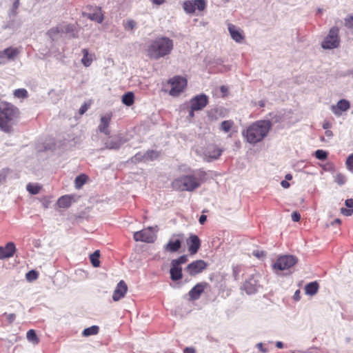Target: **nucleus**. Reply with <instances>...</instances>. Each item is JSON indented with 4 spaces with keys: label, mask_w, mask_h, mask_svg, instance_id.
Here are the masks:
<instances>
[{
    "label": "nucleus",
    "mask_w": 353,
    "mask_h": 353,
    "mask_svg": "<svg viewBox=\"0 0 353 353\" xmlns=\"http://www.w3.org/2000/svg\"><path fill=\"white\" fill-rule=\"evenodd\" d=\"M205 173L201 170L175 179L172 182V188L176 191L192 192L199 188L204 181Z\"/></svg>",
    "instance_id": "f257e3e1"
},
{
    "label": "nucleus",
    "mask_w": 353,
    "mask_h": 353,
    "mask_svg": "<svg viewBox=\"0 0 353 353\" xmlns=\"http://www.w3.org/2000/svg\"><path fill=\"white\" fill-rule=\"evenodd\" d=\"M174 48L173 41L167 37H158L152 40L148 48V56L150 59L158 60L169 55Z\"/></svg>",
    "instance_id": "f03ea898"
},
{
    "label": "nucleus",
    "mask_w": 353,
    "mask_h": 353,
    "mask_svg": "<svg viewBox=\"0 0 353 353\" xmlns=\"http://www.w3.org/2000/svg\"><path fill=\"white\" fill-rule=\"evenodd\" d=\"M272 128V123L269 120H259L248 127L243 133L248 142L256 143L261 141Z\"/></svg>",
    "instance_id": "7ed1b4c3"
},
{
    "label": "nucleus",
    "mask_w": 353,
    "mask_h": 353,
    "mask_svg": "<svg viewBox=\"0 0 353 353\" xmlns=\"http://www.w3.org/2000/svg\"><path fill=\"white\" fill-rule=\"evenodd\" d=\"M20 112L13 104L3 101L0 103V130L5 132L12 131L14 121L19 118Z\"/></svg>",
    "instance_id": "20e7f679"
},
{
    "label": "nucleus",
    "mask_w": 353,
    "mask_h": 353,
    "mask_svg": "<svg viewBox=\"0 0 353 353\" xmlns=\"http://www.w3.org/2000/svg\"><path fill=\"white\" fill-rule=\"evenodd\" d=\"M339 29L337 27L330 28L328 34L325 37L321 43V46L324 49L336 48L340 44V37L339 35Z\"/></svg>",
    "instance_id": "39448f33"
},
{
    "label": "nucleus",
    "mask_w": 353,
    "mask_h": 353,
    "mask_svg": "<svg viewBox=\"0 0 353 353\" xmlns=\"http://www.w3.org/2000/svg\"><path fill=\"white\" fill-rule=\"evenodd\" d=\"M168 83L172 86L169 94L171 96L176 97L183 91L184 88L187 85V80L185 78L176 76L169 79Z\"/></svg>",
    "instance_id": "423d86ee"
},
{
    "label": "nucleus",
    "mask_w": 353,
    "mask_h": 353,
    "mask_svg": "<svg viewBox=\"0 0 353 353\" xmlns=\"http://www.w3.org/2000/svg\"><path fill=\"white\" fill-rule=\"evenodd\" d=\"M208 264L204 260L198 259L189 263L185 268V271L190 276H195L207 269Z\"/></svg>",
    "instance_id": "0eeeda50"
},
{
    "label": "nucleus",
    "mask_w": 353,
    "mask_h": 353,
    "mask_svg": "<svg viewBox=\"0 0 353 353\" xmlns=\"http://www.w3.org/2000/svg\"><path fill=\"white\" fill-rule=\"evenodd\" d=\"M183 238V234H174L164 245V250L171 253L178 252L181 248Z\"/></svg>",
    "instance_id": "6e6552de"
},
{
    "label": "nucleus",
    "mask_w": 353,
    "mask_h": 353,
    "mask_svg": "<svg viewBox=\"0 0 353 353\" xmlns=\"http://www.w3.org/2000/svg\"><path fill=\"white\" fill-rule=\"evenodd\" d=\"M297 263V259L292 255H283L279 257L274 264V269L279 270H288Z\"/></svg>",
    "instance_id": "1a4fd4ad"
},
{
    "label": "nucleus",
    "mask_w": 353,
    "mask_h": 353,
    "mask_svg": "<svg viewBox=\"0 0 353 353\" xmlns=\"http://www.w3.org/2000/svg\"><path fill=\"white\" fill-rule=\"evenodd\" d=\"M133 238L136 241H142L148 243H154L156 239V235L151 227H148L142 230L135 232Z\"/></svg>",
    "instance_id": "9d476101"
},
{
    "label": "nucleus",
    "mask_w": 353,
    "mask_h": 353,
    "mask_svg": "<svg viewBox=\"0 0 353 353\" xmlns=\"http://www.w3.org/2000/svg\"><path fill=\"white\" fill-rule=\"evenodd\" d=\"M208 103V97L204 94H199L190 100V108L193 110H201Z\"/></svg>",
    "instance_id": "9b49d317"
},
{
    "label": "nucleus",
    "mask_w": 353,
    "mask_h": 353,
    "mask_svg": "<svg viewBox=\"0 0 353 353\" xmlns=\"http://www.w3.org/2000/svg\"><path fill=\"white\" fill-rule=\"evenodd\" d=\"M112 112L106 113L101 117L100 123L98 126V130L100 132L103 133L105 135L110 134V130L109 129V125L112 120Z\"/></svg>",
    "instance_id": "f8f14e48"
},
{
    "label": "nucleus",
    "mask_w": 353,
    "mask_h": 353,
    "mask_svg": "<svg viewBox=\"0 0 353 353\" xmlns=\"http://www.w3.org/2000/svg\"><path fill=\"white\" fill-rule=\"evenodd\" d=\"M186 243L188 246V252L192 255L195 254L201 247V241L196 234H190L186 240Z\"/></svg>",
    "instance_id": "ddd939ff"
},
{
    "label": "nucleus",
    "mask_w": 353,
    "mask_h": 353,
    "mask_svg": "<svg viewBox=\"0 0 353 353\" xmlns=\"http://www.w3.org/2000/svg\"><path fill=\"white\" fill-rule=\"evenodd\" d=\"M208 286L206 282H200L196 284L189 292L188 295L190 299L195 301L199 299L201 294L203 292L205 289Z\"/></svg>",
    "instance_id": "4468645a"
},
{
    "label": "nucleus",
    "mask_w": 353,
    "mask_h": 353,
    "mask_svg": "<svg viewBox=\"0 0 353 353\" xmlns=\"http://www.w3.org/2000/svg\"><path fill=\"white\" fill-rule=\"evenodd\" d=\"M258 281L254 275L249 277L243 284L242 290H245L248 294H254L257 291Z\"/></svg>",
    "instance_id": "2eb2a0df"
},
{
    "label": "nucleus",
    "mask_w": 353,
    "mask_h": 353,
    "mask_svg": "<svg viewBox=\"0 0 353 353\" xmlns=\"http://www.w3.org/2000/svg\"><path fill=\"white\" fill-rule=\"evenodd\" d=\"M128 286L124 281L121 280L117 284L115 290L113 292L112 299L114 301H118L123 298L127 293Z\"/></svg>",
    "instance_id": "dca6fc26"
},
{
    "label": "nucleus",
    "mask_w": 353,
    "mask_h": 353,
    "mask_svg": "<svg viewBox=\"0 0 353 353\" xmlns=\"http://www.w3.org/2000/svg\"><path fill=\"white\" fill-rule=\"evenodd\" d=\"M16 252V247L13 242H8L5 246H0V259L13 256Z\"/></svg>",
    "instance_id": "f3484780"
},
{
    "label": "nucleus",
    "mask_w": 353,
    "mask_h": 353,
    "mask_svg": "<svg viewBox=\"0 0 353 353\" xmlns=\"http://www.w3.org/2000/svg\"><path fill=\"white\" fill-rule=\"evenodd\" d=\"M228 31L232 39L236 42L241 43L244 40L243 32L238 29L234 25L228 24Z\"/></svg>",
    "instance_id": "a211bd4d"
},
{
    "label": "nucleus",
    "mask_w": 353,
    "mask_h": 353,
    "mask_svg": "<svg viewBox=\"0 0 353 353\" xmlns=\"http://www.w3.org/2000/svg\"><path fill=\"white\" fill-rule=\"evenodd\" d=\"M350 107V103L345 99H341L336 105H332L331 110L336 115H341L343 112L347 111Z\"/></svg>",
    "instance_id": "6ab92c4d"
},
{
    "label": "nucleus",
    "mask_w": 353,
    "mask_h": 353,
    "mask_svg": "<svg viewBox=\"0 0 353 353\" xmlns=\"http://www.w3.org/2000/svg\"><path fill=\"white\" fill-rule=\"evenodd\" d=\"M170 279L173 281H176L183 278L182 268L176 265L174 263H170Z\"/></svg>",
    "instance_id": "aec40b11"
},
{
    "label": "nucleus",
    "mask_w": 353,
    "mask_h": 353,
    "mask_svg": "<svg viewBox=\"0 0 353 353\" xmlns=\"http://www.w3.org/2000/svg\"><path fill=\"white\" fill-rule=\"evenodd\" d=\"M319 285L316 281L310 282L305 287V292L306 294L314 296L319 290Z\"/></svg>",
    "instance_id": "412c9836"
},
{
    "label": "nucleus",
    "mask_w": 353,
    "mask_h": 353,
    "mask_svg": "<svg viewBox=\"0 0 353 353\" xmlns=\"http://www.w3.org/2000/svg\"><path fill=\"white\" fill-rule=\"evenodd\" d=\"M3 57H6L8 59H14L20 52L17 48L9 47L3 50Z\"/></svg>",
    "instance_id": "4be33fe9"
},
{
    "label": "nucleus",
    "mask_w": 353,
    "mask_h": 353,
    "mask_svg": "<svg viewBox=\"0 0 353 353\" xmlns=\"http://www.w3.org/2000/svg\"><path fill=\"white\" fill-rule=\"evenodd\" d=\"M72 200L71 196H62L58 199L57 204L60 208H68L71 205Z\"/></svg>",
    "instance_id": "5701e85b"
},
{
    "label": "nucleus",
    "mask_w": 353,
    "mask_h": 353,
    "mask_svg": "<svg viewBox=\"0 0 353 353\" xmlns=\"http://www.w3.org/2000/svg\"><path fill=\"white\" fill-rule=\"evenodd\" d=\"M88 176L85 174L77 176L74 181L75 188L80 189L88 180Z\"/></svg>",
    "instance_id": "b1692460"
},
{
    "label": "nucleus",
    "mask_w": 353,
    "mask_h": 353,
    "mask_svg": "<svg viewBox=\"0 0 353 353\" xmlns=\"http://www.w3.org/2000/svg\"><path fill=\"white\" fill-rule=\"evenodd\" d=\"M134 95L133 92H128L123 95L122 97V102L125 105L128 106H130L134 103Z\"/></svg>",
    "instance_id": "393cba45"
},
{
    "label": "nucleus",
    "mask_w": 353,
    "mask_h": 353,
    "mask_svg": "<svg viewBox=\"0 0 353 353\" xmlns=\"http://www.w3.org/2000/svg\"><path fill=\"white\" fill-rule=\"evenodd\" d=\"M99 257L100 251L98 250L94 251L92 254L90 255V262L94 268H98L100 266Z\"/></svg>",
    "instance_id": "a878e982"
},
{
    "label": "nucleus",
    "mask_w": 353,
    "mask_h": 353,
    "mask_svg": "<svg viewBox=\"0 0 353 353\" xmlns=\"http://www.w3.org/2000/svg\"><path fill=\"white\" fill-rule=\"evenodd\" d=\"M99 327L97 325H92L90 327L84 329L83 331V336H89L91 335H96L99 333Z\"/></svg>",
    "instance_id": "bb28decb"
},
{
    "label": "nucleus",
    "mask_w": 353,
    "mask_h": 353,
    "mask_svg": "<svg viewBox=\"0 0 353 353\" xmlns=\"http://www.w3.org/2000/svg\"><path fill=\"white\" fill-rule=\"evenodd\" d=\"M42 188V186L39 184L28 183L26 186L27 190L32 194H38Z\"/></svg>",
    "instance_id": "cd10ccee"
},
{
    "label": "nucleus",
    "mask_w": 353,
    "mask_h": 353,
    "mask_svg": "<svg viewBox=\"0 0 353 353\" xmlns=\"http://www.w3.org/2000/svg\"><path fill=\"white\" fill-rule=\"evenodd\" d=\"M64 29H65V31H68V27L63 28V27H55L52 28L50 30L48 31V36L54 39V37L58 34L60 32H63L64 31Z\"/></svg>",
    "instance_id": "c85d7f7f"
},
{
    "label": "nucleus",
    "mask_w": 353,
    "mask_h": 353,
    "mask_svg": "<svg viewBox=\"0 0 353 353\" xmlns=\"http://www.w3.org/2000/svg\"><path fill=\"white\" fill-rule=\"evenodd\" d=\"M82 53H83V56L81 59V63L85 67L90 66L92 62V59L91 58H89V57H88V55H89L88 50L87 49H83Z\"/></svg>",
    "instance_id": "c756f323"
},
{
    "label": "nucleus",
    "mask_w": 353,
    "mask_h": 353,
    "mask_svg": "<svg viewBox=\"0 0 353 353\" xmlns=\"http://www.w3.org/2000/svg\"><path fill=\"white\" fill-rule=\"evenodd\" d=\"M26 337L29 341H31L35 344H37L39 342V339L34 330H28L26 334Z\"/></svg>",
    "instance_id": "7c9ffc66"
},
{
    "label": "nucleus",
    "mask_w": 353,
    "mask_h": 353,
    "mask_svg": "<svg viewBox=\"0 0 353 353\" xmlns=\"http://www.w3.org/2000/svg\"><path fill=\"white\" fill-rule=\"evenodd\" d=\"M234 125V122L232 120H226L223 121L221 124V130L225 132H228L230 131Z\"/></svg>",
    "instance_id": "2f4dec72"
},
{
    "label": "nucleus",
    "mask_w": 353,
    "mask_h": 353,
    "mask_svg": "<svg viewBox=\"0 0 353 353\" xmlns=\"http://www.w3.org/2000/svg\"><path fill=\"white\" fill-rule=\"evenodd\" d=\"M183 8L187 13H194L195 12V7L193 1H185L183 3Z\"/></svg>",
    "instance_id": "473e14b6"
},
{
    "label": "nucleus",
    "mask_w": 353,
    "mask_h": 353,
    "mask_svg": "<svg viewBox=\"0 0 353 353\" xmlns=\"http://www.w3.org/2000/svg\"><path fill=\"white\" fill-rule=\"evenodd\" d=\"M28 95V91L24 88H19L14 91V96L19 99H25Z\"/></svg>",
    "instance_id": "72a5a7b5"
},
{
    "label": "nucleus",
    "mask_w": 353,
    "mask_h": 353,
    "mask_svg": "<svg viewBox=\"0 0 353 353\" xmlns=\"http://www.w3.org/2000/svg\"><path fill=\"white\" fill-rule=\"evenodd\" d=\"M125 30H133L137 27V22L133 19H128L123 23Z\"/></svg>",
    "instance_id": "f704fd0d"
},
{
    "label": "nucleus",
    "mask_w": 353,
    "mask_h": 353,
    "mask_svg": "<svg viewBox=\"0 0 353 353\" xmlns=\"http://www.w3.org/2000/svg\"><path fill=\"white\" fill-rule=\"evenodd\" d=\"M39 273L36 270H30L26 274V279L27 281L32 282L33 281H35L38 279Z\"/></svg>",
    "instance_id": "c9c22d12"
},
{
    "label": "nucleus",
    "mask_w": 353,
    "mask_h": 353,
    "mask_svg": "<svg viewBox=\"0 0 353 353\" xmlns=\"http://www.w3.org/2000/svg\"><path fill=\"white\" fill-rule=\"evenodd\" d=\"M187 255H181L176 259H173L171 263L175 264L177 266L181 267V265L185 264L188 261Z\"/></svg>",
    "instance_id": "e433bc0d"
},
{
    "label": "nucleus",
    "mask_w": 353,
    "mask_h": 353,
    "mask_svg": "<svg viewBox=\"0 0 353 353\" xmlns=\"http://www.w3.org/2000/svg\"><path fill=\"white\" fill-rule=\"evenodd\" d=\"M193 2L195 10L197 9L199 11H203L206 7V2L205 0H194Z\"/></svg>",
    "instance_id": "4c0bfd02"
},
{
    "label": "nucleus",
    "mask_w": 353,
    "mask_h": 353,
    "mask_svg": "<svg viewBox=\"0 0 353 353\" xmlns=\"http://www.w3.org/2000/svg\"><path fill=\"white\" fill-rule=\"evenodd\" d=\"M90 18L92 20L97 21L98 23H101L103 20V14L101 13V10H99L97 12L91 14L90 15Z\"/></svg>",
    "instance_id": "58836bf2"
},
{
    "label": "nucleus",
    "mask_w": 353,
    "mask_h": 353,
    "mask_svg": "<svg viewBox=\"0 0 353 353\" xmlns=\"http://www.w3.org/2000/svg\"><path fill=\"white\" fill-rule=\"evenodd\" d=\"M345 26L348 28H353V14L345 19Z\"/></svg>",
    "instance_id": "ea45409f"
},
{
    "label": "nucleus",
    "mask_w": 353,
    "mask_h": 353,
    "mask_svg": "<svg viewBox=\"0 0 353 353\" xmlns=\"http://www.w3.org/2000/svg\"><path fill=\"white\" fill-rule=\"evenodd\" d=\"M91 101L84 103L81 108H79V112L81 115L83 114L90 107L91 105Z\"/></svg>",
    "instance_id": "a19ab883"
},
{
    "label": "nucleus",
    "mask_w": 353,
    "mask_h": 353,
    "mask_svg": "<svg viewBox=\"0 0 353 353\" xmlns=\"http://www.w3.org/2000/svg\"><path fill=\"white\" fill-rule=\"evenodd\" d=\"M345 181H346L345 177L343 175L341 174H337V175L336 176V177H335V181H336L338 184H339V185H343V184H344V183H345Z\"/></svg>",
    "instance_id": "79ce46f5"
},
{
    "label": "nucleus",
    "mask_w": 353,
    "mask_h": 353,
    "mask_svg": "<svg viewBox=\"0 0 353 353\" xmlns=\"http://www.w3.org/2000/svg\"><path fill=\"white\" fill-rule=\"evenodd\" d=\"M346 165L350 170H353V156H349L346 160Z\"/></svg>",
    "instance_id": "37998d69"
},
{
    "label": "nucleus",
    "mask_w": 353,
    "mask_h": 353,
    "mask_svg": "<svg viewBox=\"0 0 353 353\" xmlns=\"http://www.w3.org/2000/svg\"><path fill=\"white\" fill-rule=\"evenodd\" d=\"M341 212L345 216H351L353 214V210L352 209H347L342 208L341 209Z\"/></svg>",
    "instance_id": "c03bdc74"
},
{
    "label": "nucleus",
    "mask_w": 353,
    "mask_h": 353,
    "mask_svg": "<svg viewBox=\"0 0 353 353\" xmlns=\"http://www.w3.org/2000/svg\"><path fill=\"white\" fill-rule=\"evenodd\" d=\"M291 216L292 221L294 222H298L301 219V214L298 212H293Z\"/></svg>",
    "instance_id": "a18cd8bd"
},
{
    "label": "nucleus",
    "mask_w": 353,
    "mask_h": 353,
    "mask_svg": "<svg viewBox=\"0 0 353 353\" xmlns=\"http://www.w3.org/2000/svg\"><path fill=\"white\" fill-rule=\"evenodd\" d=\"M252 254L260 259L261 257H263L265 256V252L264 251H259V250H254L253 252H252Z\"/></svg>",
    "instance_id": "49530a36"
},
{
    "label": "nucleus",
    "mask_w": 353,
    "mask_h": 353,
    "mask_svg": "<svg viewBox=\"0 0 353 353\" xmlns=\"http://www.w3.org/2000/svg\"><path fill=\"white\" fill-rule=\"evenodd\" d=\"M4 315L6 316V319L9 323H12L15 320L16 316L14 314H7L5 313Z\"/></svg>",
    "instance_id": "de8ad7c7"
},
{
    "label": "nucleus",
    "mask_w": 353,
    "mask_h": 353,
    "mask_svg": "<svg viewBox=\"0 0 353 353\" xmlns=\"http://www.w3.org/2000/svg\"><path fill=\"white\" fill-rule=\"evenodd\" d=\"M183 353H196V350L192 347H187L183 350Z\"/></svg>",
    "instance_id": "09e8293b"
},
{
    "label": "nucleus",
    "mask_w": 353,
    "mask_h": 353,
    "mask_svg": "<svg viewBox=\"0 0 353 353\" xmlns=\"http://www.w3.org/2000/svg\"><path fill=\"white\" fill-rule=\"evenodd\" d=\"M345 205L349 208H353V199H348L345 201Z\"/></svg>",
    "instance_id": "8fccbe9b"
},
{
    "label": "nucleus",
    "mask_w": 353,
    "mask_h": 353,
    "mask_svg": "<svg viewBox=\"0 0 353 353\" xmlns=\"http://www.w3.org/2000/svg\"><path fill=\"white\" fill-rule=\"evenodd\" d=\"M6 172L5 170L0 172V183L3 182L6 180Z\"/></svg>",
    "instance_id": "3c124183"
},
{
    "label": "nucleus",
    "mask_w": 353,
    "mask_h": 353,
    "mask_svg": "<svg viewBox=\"0 0 353 353\" xmlns=\"http://www.w3.org/2000/svg\"><path fill=\"white\" fill-rule=\"evenodd\" d=\"M207 220V216L204 214H202L200 217H199V223L200 224L203 225L205 223V222Z\"/></svg>",
    "instance_id": "603ef678"
},
{
    "label": "nucleus",
    "mask_w": 353,
    "mask_h": 353,
    "mask_svg": "<svg viewBox=\"0 0 353 353\" xmlns=\"http://www.w3.org/2000/svg\"><path fill=\"white\" fill-rule=\"evenodd\" d=\"M220 90L223 94V95H225L228 92V88L225 85H222L220 88Z\"/></svg>",
    "instance_id": "864d4df0"
},
{
    "label": "nucleus",
    "mask_w": 353,
    "mask_h": 353,
    "mask_svg": "<svg viewBox=\"0 0 353 353\" xmlns=\"http://www.w3.org/2000/svg\"><path fill=\"white\" fill-rule=\"evenodd\" d=\"M282 187L288 188L290 186V183L286 181H282L281 183Z\"/></svg>",
    "instance_id": "5fc2aeb1"
},
{
    "label": "nucleus",
    "mask_w": 353,
    "mask_h": 353,
    "mask_svg": "<svg viewBox=\"0 0 353 353\" xmlns=\"http://www.w3.org/2000/svg\"><path fill=\"white\" fill-rule=\"evenodd\" d=\"M152 2L157 5H161L165 2V0H152Z\"/></svg>",
    "instance_id": "6e6d98bb"
},
{
    "label": "nucleus",
    "mask_w": 353,
    "mask_h": 353,
    "mask_svg": "<svg viewBox=\"0 0 353 353\" xmlns=\"http://www.w3.org/2000/svg\"><path fill=\"white\" fill-rule=\"evenodd\" d=\"M107 144V147L109 148H117L119 147V145L117 144H112V143H110V144Z\"/></svg>",
    "instance_id": "4d7b16f0"
},
{
    "label": "nucleus",
    "mask_w": 353,
    "mask_h": 353,
    "mask_svg": "<svg viewBox=\"0 0 353 353\" xmlns=\"http://www.w3.org/2000/svg\"><path fill=\"white\" fill-rule=\"evenodd\" d=\"M208 159L206 161H210L212 159H217L219 156H207Z\"/></svg>",
    "instance_id": "13d9d810"
},
{
    "label": "nucleus",
    "mask_w": 353,
    "mask_h": 353,
    "mask_svg": "<svg viewBox=\"0 0 353 353\" xmlns=\"http://www.w3.org/2000/svg\"><path fill=\"white\" fill-rule=\"evenodd\" d=\"M330 123L329 122H327V121L324 122L323 124V128L324 129H327V128H330Z\"/></svg>",
    "instance_id": "bf43d9fd"
},
{
    "label": "nucleus",
    "mask_w": 353,
    "mask_h": 353,
    "mask_svg": "<svg viewBox=\"0 0 353 353\" xmlns=\"http://www.w3.org/2000/svg\"><path fill=\"white\" fill-rule=\"evenodd\" d=\"M276 347L278 348H282L283 347V344L281 341H277L276 343Z\"/></svg>",
    "instance_id": "052dcab7"
},
{
    "label": "nucleus",
    "mask_w": 353,
    "mask_h": 353,
    "mask_svg": "<svg viewBox=\"0 0 353 353\" xmlns=\"http://www.w3.org/2000/svg\"><path fill=\"white\" fill-rule=\"evenodd\" d=\"M314 154H326V152L322 150H318L315 152Z\"/></svg>",
    "instance_id": "680f3d73"
},
{
    "label": "nucleus",
    "mask_w": 353,
    "mask_h": 353,
    "mask_svg": "<svg viewBox=\"0 0 353 353\" xmlns=\"http://www.w3.org/2000/svg\"><path fill=\"white\" fill-rule=\"evenodd\" d=\"M19 5V0H15V1L13 3L14 8H15V9L18 8Z\"/></svg>",
    "instance_id": "e2e57ef3"
},
{
    "label": "nucleus",
    "mask_w": 353,
    "mask_h": 353,
    "mask_svg": "<svg viewBox=\"0 0 353 353\" xmlns=\"http://www.w3.org/2000/svg\"><path fill=\"white\" fill-rule=\"evenodd\" d=\"M299 294H300V291L299 290H296L295 294H294V299L296 300H299Z\"/></svg>",
    "instance_id": "0e129e2a"
},
{
    "label": "nucleus",
    "mask_w": 353,
    "mask_h": 353,
    "mask_svg": "<svg viewBox=\"0 0 353 353\" xmlns=\"http://www.w3.org/2000/svg\"><path fill=\"white\" fill-rule=\"evenodd\" d=\"M194 111H195V110H192V108H190V112H189V116H190V117H194Z\"/></svg>",
    "instance_id": "69168bd1"
},
{
    "label": "nucleus",
    "mask_w": 353,
    "mask_h": 353,
    "mask_svg": "<svg viewBox=\"0 0 353 353\" xmlns=\"http://www.w3.org/2000/svg\"><path fill=\"white\" fill-rule=\"evenodd\" d=\"M317 159L320 160H325L327 157V156H316Z\"/></svg>",
    "instance_id": "338daca9"
},
{
    "label": "nucleus",
    "mask_w": 353,
    "mask_h": 353,
    "mask_svg": "<svg viewBox=\"0 0 353 353\" xmlns=\"http://www.w3.org/2000/svg\"><path fill=\"white\" fill-rule=\"evenodd\" d=\"M333 223L341 224V219H336L334 221Z\"/></svg>",
    "instance_id": "774afa93"
}]
</instances>
